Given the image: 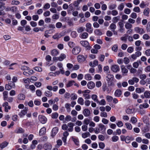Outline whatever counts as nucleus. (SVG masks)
<instances>
[{"instance_id":"obj_1","label":"nucleus","mask_w":150,"mask_h":150,"mask_svg":"<svg viewBox=\"0 0 150 150\" xmlns=\"http://www.w3.org/2000/svg\"><path fill=\"white\" fill-rule=\"evenodd\" d=\"M107 74V76H106V78L108 85L113 86L114 85V83L113 82L114 78L113 76L109 74Z\"/></svg>"},{"instance_id":"obj_2","label":"nucleus","mask_w":150,"mask_h":150,"mask_svg":"<svg viewBox=\"0 0 150 150\" xmlns=\"http://www.w3.org/2000/svg\"><path fill=\"white\" fill-rule=\"evenodd\" d=\"M86 31L89 33H93V28L92 27L91 24L90 23H88L86 24Z\"/></svg>"},{"instance_id":"obj_3","label":"nucleus","mask_w":150,"mask_h":150,"mask_svg":"<svg viewBox=\"0 0 150 150\" xmlns=\"http://www.w3.org/2000/svg\"><path fill=\"white\" fill-rule=\"evenodd\" d=\"M65 21L68 23V25L70 27L73 26L74 23L73 18H70L69 17H66L65 18Z\"/></svg>"},{"instance_id":"obj_4","label":"nucleus","mask_w":150,"mask_h":150,"mask_svg":"<svg viewBox=\"0 0 150 150\" xmlns=\"http://www.w3.org/2000/svg\"><path fill=\"white\" fill-rule=\"evenodd\" d=\"M81 50V49L80 47L76 46L73 49L72 52L74 54L77 55L80 52Z\"/></svg>"},{"instance_id":"obj_5","label":"nucleus","mask_w":150,"mask_h":150,"mask_svg":"<svg viewBox=\"0 0 150 150\" xmlns=\"http://www.w3.org/2000/svg\"><path fill=\"white\" fill-rule=\"evenodd\" d=\"M142 55V53L140 51H137L135 54H132L131 57L132 58L135 60L137 59V57H138L139 56H141Z\"/></svg>"},{"instance_id":"obj_6","label":"nucleus","mask_w":150,"mask_h":150,"mask_svg":"<svg viewBox=\"0 0 150 150\" xmlns=\"http://www.w3.org/2000/svg\"><path fill=\"white\" fill-rule=\"evenodd\" d=\"M134 31L137 33L142 35L144 33L145 31L144 29L142 28H140L138 27H136L134 28Z\"/></svg>"},{"instance_id":"obj_7","label":"nucleus","mask_w":150,"mask_h":150,"mask_svg":"<svg viewBox=\"0 0 150 150\" xmlns=\"http://www.w3.org/2000/svg\"><path fill=\"white\" fill-rule=\"evenodd\" d=\"M38 119L39 121L42 124H45L47 121V118L44 116L39 115L38 116Z\"/></svg>"},{"instance_id":"obj_8","label":"nucleus","mask_w":150,"mask_h":150,"mask_svg":"<svg viewBox=\"0 0 150 150\" xmlns=\"http://www.w3.org/2000/svg\"><path fill=\"white\" fill-rule=\"evenodd\" d=\"M2 106L4 107V110L6 112H8V110L10 109L11 108V106L8 105V103L7 102H5L4 103Z\"/></svg>"},{"instance_id":"obj_9","label":"nucleus","mask_w":150,"mask_h":150,"mask_svg":"<svg viewBox=\"0 0 150 150\" xmlns=\"http://www.w3.org/2000/svg\"><path fill=\"white\" fill-rule=\"evenodd\" d=\"M80 43L83 46L87 47L88 49H90L91 47L88 42L87 41H81L80 42Z\"/></svg>"},{"instance_id":"obj_10","label":"nucleus","mask_w":150,"mask_h":150,"mask_svg":"<svg viewBox=\"0 0 150 150\" xmlns=\"http://www.w3.org/2000/svg\"><path fill=\"white\" fill-rule=\"evenodd\" d=\"M98 126L101 133H104L106 130V127L105 126L101 123L99 124Z\"/></svg>"},{"instance_id":"obj_11","label":"nucleus","mask_w":150,"mask_h":150,"mask_svg":"<svg viewBox=\"0 0 150 150\" xmlns=\"http://www.w3.org/2000/svg\"><path fill=\"white\" fill-rule=\"evenodd\" d=\"M63 36V35L62 33H55L53 36L52 38L54 39L58 40Z\"/></svg>"},{"instance_id":"obj_12","label":"nucleus","mask_w":150,"mask_h":150,"mask_svg":"<svg viewBox=\"0 0 150 150\" xmlns=\"http://www.w3.org/2000/svg\"><path fill=\"white\" fill-rule=\"evenodd\" d=\"M74 124L72 122H69L68 124V130L69 132H72L73 130V127Z\"/></svg>"},{"instance_id":"obj_13","label":"nucleus","mask_w":150,"mask_h":150,"mask_svg":"<svg viewBox=\"0 0 150 150\" xmlns=\"http://www.w3.org/2000/svg\"><path fill=\"white\" fill-rule=\"evenodd\" d=\"M28 110V108L27 107H25L24 109L23 110H21V112L19 114V115L20 117H22L26 114Z\"/></svg>"},{"instance_id":"obj_14","label":"nucleus","mask_w":150,"mask_h":150,"mask_svg":"<svg viewBox=\"0 0 150 150\" xmlns=\"http://www.w3.org/2000/svg\"><path fill=\"white\" fill-rule=\"evenodd\" d=\"M111 68V70L114 72H116L120 70L119 66L116 65H112Z\"/></svg>"},{"instance_id":"obj_15","label":"nucleus","mask_w":150,"mask_h":150,"mask_svg":"<svg viewBox=\"0 0 150 150\" xmlns=\"http://www.w3.org/2000/svg\"><path fill=\"white\" fill-rule=\"evenodd\" d=\"M58 129L57 127H55L53 128L52 131L51 136L53 137L58 132Z\"/></svg>"},{"instance_id":"obj_16","label":"nucleus","mask_w":150,"mask_h":150,"mask_svg":"<svg viewBox=\"0 0 150 150\" xmlns=\"http://www.w3.org/2000/svg\"><path fill=\"white\" fill-rule=\"evenodd\" d=\"M83 114L85 117H88L90 114V111L88 109H84L83 112Z\"/></svg>"},{"instance_id":"obj_17","label":"nucleus","mask_w":150,"mask_h":150,"mask_svg":"<svg viewBox=\"0 0 150 150\" xmlns=\"http://www.w3.org/2000/svg\"><path fill=\"white\" fill-rule=\"evenodd\" d=\"M87 86L89 89H91L95 87V84L94 82L91 81L88 83Z\"/></svg>"},{"instance_id":"obj_18","label":"nucleus","mask_w":150,"mask_h":150,"mask_svg":"<svg viewBox=\"0 0 150 150\" xmlns=\"http://www.w3.org/2000/svg\"><path fill=\"white\" fill-rule=\"evenodd\" d=\"M77 58L78 61L80 62L84 61L86 59L85 57L82 55H78Z\"/></svg>"},{"instance_id":"obj_19","label":"nucleus","mask_w":150,"mask_h":150,"mask_svg":"<svg viewBox=\"0 0 150 150\" xmlns=\"http://www.w3.org/2000/svg\"><path fill=\"white\" fill-rule=\"evenodd\" d=\"M122 94V91L120 89L116 90L114 93V95L117 97H120Z\"/></svg>"},{"instance_id":"obj_20","label":"nucleus","mask_w":150,"mask_h":150,"mask_svg":"<svg viewBox=\"0 0 150 150\" xmlns=\"http://www.w3.org/2000/svg\"><path fill=\"white\" fill-rule=\"evenodd\" d=\"M121 71L123 74H126L128 72V70L125 67L124 65H122L121 67ZM126 74H125L126 75Z\"/></svg>"},{"instance_id":"obj_21","label":"nucleus","mask_w":150,"mask_h":150,"mask_svg":"<svg viewBox=\"0 0 150 150\" xmlns=\"http://www.w3.org/2000/svg\"><path fill=\"white\" fill-rule=\"evenodd\" d=\"M43 147L45 150H51L52 148V146L50 144H44Z\"/></svg>"},{"instance_id":"obj_22","label":"nucleus","mask_w":150,"mask_h":150,"mask_svg":"<svg viewBox=\"0 0 150 150\" xmlns=\"http://www.w3.org/2000/svg\"><path fill=\"white\" fill-rule=\"evenodd\" d=\"M46 128L45 127H43L41 128L39 132V134L40 135L42 136L45 134L46 133Z\"/></svg>"},{"instance_id":"obj_23","label":"nucleus","mask_w":150,"mask_h":150,"mask_svg":"<svg viewBox=\"0 0 150 150\" xmlns=\"http://www.w3.org/2000/svg\"><path fill=\"white\" fill-rule=\"evenodd\" d=\"M8 143L6 141H5L0 144V149H3L6 147L8 144Z\"/></svg>"},{"instance_id":"obj_24","label":"nucleus","mask_w":150,"mask_h":150,"mask_svg":"<svg viewBox=\"0 0 150 150\" xmlns=\"http://www.w3.org/2000/svg\"><path fill=\"white\" fill-rule=\"evenodd\" d=\"M66 57V55L64 54H61L60 56L57 58H58V60L60 61H62Z\"/></svg>"},{"instance_id":"obj_25","label":"nucleus","mask_w":150,"mask_h":150,"mask_svg":"<svg viewBox=\"0 0 150 150\" xmlns=\"http://www.w3.org/2000/svg\"><path fill=\"white\" fill-rule=\"evenodd\" d=\"M109 28L112 31L114 32L116 28V25L114 23H112L110 25Z\"/></svg>"},{"instance_id":"obj_26","label":"nucleus","mask_w":150,"mask_h":150,"mask_svg":"<svg viewBox=\"0 0 150 150\" xmlns=\"http://www.w3.org/2000/svg\"><path fill=\"white\" fill-rule=\"evenodd\" d=\"M95 34L98 36L101 35L103 33L99 29L95 30L94 31Z\"/></svg>"},{"instance_id":"obj_27","label":"nucleus","mask_w":150,"mask_h":150,"mask_svg":"<svg viewBox=\"0 0 150 150\" xmlns=\"http://www.w3.org/2000/svg\"><path fill=\"white\" fill-rule=\"evenodd\" d=\"M3 99L4 100H6L8 98V91H5L3 93Z\"/></svg>"},{"instance_id":"obj_28","label":"nucleus","mask_w":150,"mask_h":150,"mask_svg":"<svg viewBox=\"0 0 150 150\" xmlns=\"http://www.w3.org/2000/svg\"><path fill=\"white\" fill-rule=\"evenodd\" d=\"M135 91L137 93H140L144 91V88L143 87L141 88H136Z\"/></svg>"},{"instance_id":"obj_29","label":"nucleus","mask_w":150,"mask_h":150,"mask_svg":"<svg viewBox=\"0 0 150 150\" xmlns=\"http://www.w3.org/2000/svg\"><path fill=\"white\" fill-rule=\"evenodd\" d=\"M144 95L145 98H150V91H146L144 93Z\"/></svg>"},{"instance_id":"obj_30","label":"nucleus","mask_w":150,"mask_h":150,"mask_svg":"<svg viewBox=\"0 0 150 150\" xmlns=\"http://www.w3.org/2000/svg\"><path fill=\"white\" fill-rule=\"evenodd\" d=\"M25 98V96L23 94H19L18 96V99L19 100H24Z\"/></svg>"},{"instance_id":"obj_31","label":"nucleus","mask_w":150,"mask_h":150,"mask_svg":"<svg viewBox=\"0 0 150 150\" xmlns=\"http://www.w3.org/2000/svg\"><path fill=\"white\" fill-rule=\"evenodd\" d=\"M70 105H71L69 103H66L65 105V107L67 109V112H70L71 111Z\"/></svg>"},{"instance_id":"obj_32","label":"nucleus","mask_w":150,"mask_h":150,"mask_svg":"<svg viewBox=\"0 0 150 150\" xmlns=\"http://www.w3.org/2000/svg\"><path fill=\"white\" fill-rule=\"evenodd\" d=\"M59 53V52L56 49L53 50L51 52V55L54 56L57 55Z\"/></svg>"},{"instance_id":"obj_33","label":"nucleus","mask_w":150,"mask_h":150,"mask_svg":"<svg viewBox=\"0 0 150 150\" xmlns=\"http://www.w3.org/2000/svg\"><path fill=\"white\" fill-rule=\"evenodd\" d=\"M97 103L99 105H104L106 104V102L104 99H102L100 101L97 100Z\"/></svg>"},{"instance_id":"obj_34","label":"nucleus","mask_w":150,"mask_h":150,"mask_svg":"<svg viewBox=\"0 0 150 150\" xmlns=\"http://www.w3.org/2000/svg\"><path fill=\"white\" fill-rule=\"evenodd\" d=\"M73 5L72 4H71L69 5V8L68 10V13H71V11L73 10H74V8L73 7Z\"/></svg>"},{"instance_id":"obj_35","label":"nucleus","mask_w":150,"mask_h":150,"mask_svg":"<svg viewBox=\"0 0 150 150\" xmlns=\"http://www.w3.org/2000/svg\"><path fill=\"white\" fill-rule=\"evenodd\" d=\"M120 18V16L114 17L112 18V21L114 23H116L119 20Z\"/></svg>"},{"instance_id":"obj_36","label":"nucleus","mask_w":150,"mask_h":150,"mask_svg":"<svg viewBox=\"0 0 150 150\" xmlns=\"http://www.w3.org/2000/svg\"><path fill=\"white\" fill-rule=\"evenodd\" d=\"M150 10L149 8H146L144 10V14L146 16H148L149 12Z\"/></svg>"},{"instance_id":"obj_37","label":"nucleus","mask_w":150,"mask_h":150,"mask_svg":"<svg viewBox=\"0 0 150 150\" xmlns=\"http://www.w3.org/2000/svg\"><path fill=\"white\" fill-rule=\"evenodd\" d=\"M125 28L127 29H131L132 27V25L129 23L127 22L125 25Z\"/></svg>"},{"instance_id":"obj_38","label":"nucleus","mask_w":150,"mask_h":150,"mask_svg":"<svg viewBox=\"0 0 150 150\" xmlns=\"http://www.w3.org/2000/svg\"><path fill=\"white\" fill-rule=\"evenodd\" d=\"M77 102L78 103L81 105H82L84 104L83 100L81 97L79 98Z\"/></svg>"},{"instance_id":"obj_39","label":"nucleus","mask_w":150,"mask_h":150,"mask_svg":"<svg viewBox=\"0 0 150 150\" xmlns=\"http://www.w3.org/2000/svg\"><path fill=\"white\" fill-rule=\"evenodd\" d=\"M125 125L126 128L129 130H131L132 129V125L129 122H127L125 123Z\"/></svg>"},{"instance_id":"obj_40","label":"nucleus","mask_w":150,"mask_h":150,"mask_svg":"<svg viewBox=\"0 0 150 150\" xmlns=\"http://www.w3.org/2000/svg\"><path fill=\"white\" fill-rule=\"evenodd\" d=\"M5 5L4 3L0 1V9H1L2 11L5 8Z\"/></svg>"},{"instance_id":"obj_41","label":"nucleus","mask_w":150,"mask_h":150,"mask_svg":"<svg viewBox=\"0 0 150 150\" xmlns=\"http://www.w3.org/2000/svg\"><path fill=\"white\" fill-rule=\"evenodd\" d=\"M149 107V105L146 103H145L142 104L140 105L139 106V108L140 109L142 108V107L144 108H147Z\"/></svg>"},{"instance_id":"obj_42","label":"nucleus","mask_w":150,"mask_h":150,"mask_svg":"<svg viewBox=\"0 0 150 150\" xmlns=\"http://www.w3.org/2000/svg\"><path fill=\"white\" fill-rule=\"evenodd\" d=\"M71 138L76 145L77 146L79 145V140L78 139L74 138L73 137H72Z\"/></svg>"},{"instance_id":"obj_43","label":"nucleus","mask_w":150,"mask_h":150,"mask_svg":"<svg viewBox=\"0 0 150 150\" xmlns=\"http://www.w3.org/2000/svg\"><path fill=\"white\" fill-rule=\"evenodd\" d=\"M124 7V5L123 3H121L120 4L117 8L118 10H119L120 11H122Z\"/></svg>"},{"instance_id":"obj_44","label":"nucleus","mask_w":150,"mask_h":150,"mask_svg":"<svg viewBox=\"0 0 150 150\" xmlns=\"http://www.w3.org/2000/svg\"><path fill=\"white\" fill-rule=\"evenodd\" d=\"M143 120L144 123H146L147 125H149V123H148V117L147 116H144L143 117Z\"/></svg>"},{"instance_id":"obj_45","label":"nucleus","mask_w":150,"mask_h":150,"mask_svg":"<svg viewBox=\"0 0 150 150\" xmlns=\"http://www.w3.org/2000/svg\"><path fill=\"white\" fill-rule=\"evenodd\" d=\"M131 122L133 124H135L137 121V119L134 117H132L130 119Z\"/></svg>"},{"instance_id":"obj_46","label":"nucleus","mask_w":150,"mask_h":150,"mask_svg":"<svg viewBox=\"0 0 150 150\" xmlns=\"http://www.w3.org/2000/svg\"><path fill=\"white\" fill-rule=\"evenodd\" d=\"M15 132L17 133H22L24 132V130L21 128H19L16 130Z\"/></svg>"},{"instance_id":"obj_47","label":"nucleus","mask_w":150,"mask_h":150,"mask_svg":"<svg viewBox=\"0 0 150 150\" xmlns=\"http://www.w3.org/2000/svg\"><path fill=\"white\" fill-rule=\"evenodd\" d=\"M85 29V28L83 27H79L77 30V32L79 33H81L83 32Z\"/></svg>"},{"instance_id":"obj_48","label":"nucleus","mask_w":150,"mask_h":150,"mask_svg":"<svg viewBox=\"0 0 150 150\" xmlns=\"http://www.w3.org/2000/svg\"><path fill=\"white\" fill-rule=\"evenodd\" d=\"M149 128L147 125L144 127L142 129V131L144 133L148 132L149 131Z\"/></svg>"},{"instance_id":"obj_49","label":"nucleus","mask_w":150,"mask_h":150,"mask_svg":"<svg viewBox=\"0 0 150 150\" xmlns=\"http://www.w3.org/2000/svg\"><path fill=\"white\" fill-rule=\"evenodd\" d=\"M117 7V5L115 4H112L110 5L109 6V8L111 10L115 9Z\"/></svg>"},{"instance_id":"obj_50","label":"nucleus","mask_w":150,"mask_h":150,"mask_svg":"<svg viewBox=\"0 0 150 150\" xmlns=\"http://www.w3.org/2000/svg\"><path fill=\"white\" fill-rule=\"evenodd\" d=\"M85 79L86 80H91L92 79V77L91 75L89 74H87L85 76Z\"/></svg>"},{"instance_id":"obj_51","label":"nucleus","mask_w":150,"mask_h":150,"mask_svg":"<svg viewBox=\"0 0 150 150\" xmlns=\"http://www.w3.org/2000/svg\"><path fill=\"white\" fill-rule=\"evenodd\" d=\"M45 96L47 97H51L52 96V93L51 91H48L45 92Z\"/></svg>"},{"instance_id":"obj_52","label":"nucleus","mask_w":150,"mask_h":150,"mask_svg":"<svg viewBox=\"0 0 150 150\" xmlns=\"http://www.w3.org/2000/svg\"><path fill=\"white\" fill-rule=\"evenodd\" d=\"M90 134L88 132H87L85 133H83L82 134V137L84 138H85L88 137V135H89Z\"/></svg>"},{"instance_id":"obj_53","label":"nucleus","mask_w":150,"mask_h":150,"mask_svg":"<svg viewBox=\"0 0 150 150\" xmlns=\"http://www.w3.org/2000/svg\"><path fill=\"white\" fill-rule=\"evenodd\" d=\"M112 142H115L118 140L119 137L117 136H115L112 137Z\"/></svg>"},{"instance_id":"obj_54","label":"nucleus","mask_w":150,"mask_h":150,"mask_svg":"<svg viewBox=\"0 0 150 150\" xmlns=\"http://www.w3.org/2000/svg\"><path fill=\"white\" fill-rule=\"evenodd\" d=\"M59 115L57 112H54L52 114V117L53 119H56L58 116Z\"/></svg>"},{"instance_id":"obj_55","label":"nucleus","mask_w":150,"mask_h":150,"mask_svg":"<svg viewBox=\"0 0 150 150\" xmlns=\"http://www.w3.org/2000/svg\"><path fill=\"white\" fill-rule=\"evenodd\" d=\"M98 145L99 148L101 149H103L105 147V144L103 142H100L99 143Z\"/></svg>"},{"instance_id":"obj_56","label":"nucleus","mask_w":150,"mask_h":150,"mask_svg":"<svg viewBox=\"0 0 150 150\" xmlns=\"http://www.w3.org/2000/svg\"><path fill=\"white\" fill-rule=\"evenodd\" d=\"M88 34L87 33L84 32L81 35V38L83 39H86L88 37Z\"/></svg>"},{"instance_id":"obj_57","label":"nucleus","mask_w":150,"mask_h":150,"mask_svg":"<svg viewBox=\"0 0 150 150\" xmlns=\"http://www.w3.org/2000/svg\"><path fill=\"white\" fill-rule=\"evenodd\" d=\"M74 83V81H69L66 85L67 87H69L73 85V84Z\"/></svg>"},{"instance_id":"obj_58","label":"nucleus","mask_w":150,"mask_h":150,"mask_svg":"<svg viewBox=\"0 0 150 150\" xmlns=\"http://www.w3.org/2000/svg\"><path fill=\"white\" fill-rule=\"evenodd\" d=\"M33 69L35 70L38 72H41L42 70V68L39 67H34L33 68Z\"/></svg>"},{"instance_id":"obj_59","label":"nucleus","mask_w":150,"mask_h":150,"mask_svg":"<svg viewBox=\"0 0 150 150\" xmlns=\"http://www.w3.org/2000/svg\"><path fill=\"white\" fill-rule=\"evenodd\" d=\"M92 99L94 100V101L97 102V100H98V99H97V96L95 94H93L92 96Z\"/></svg>"},{"instance_id":"obj_60","label":"nucleus","mask_w":150,"mask_h":150,"mask_svg":"<svg viewBox=\"0 0 150 150\" xmlns=\"http://www.w3.org/2000/svg\"><path fill=\"white\" fill-rule=\"evenodd\" d=\"M100 116L101 117H107V114L106 112H103L100 113Z\"/></svg>"},{"instance_id":"obj_61","label":"nucleus","mask_w":150,"mask_h":150,"mask_svg":"<svg viewBox=\"0 0 150 150\" xmlns=\"http://www.w3.org/2000/svg\"><path fill=\"white\" fill-rule=\"evenodd\" d=\"M5 88L7 90H10L12 89V88L9 85V83H8V84H6L5 85Z\"/></svg>"},{"instance_id":"obj_62","label":"nucleus","mask_w":150,"mask_h":150,"mask_svg":"<svg viewBox=\"0 0 150 150\" xmlns=\"http://www.w3.org/2000/svg\"><path fill=\"white\" fill-rule=\"evenodd\" d=\"M105 56L103 54L100 55L99 57V60L101 62H103Z\"/></svg>"},{"instance_id":"obj_63","label":"nucleus","mask_w":150,"mask_h":150,"mask_svg":"<svg viewBox=\"0 0 150 150\" xmlns=\"http://www.w3.org/2000/svg\"><path fill=\"white\" fill-rule=\"evenodd\" d=\"M118 14V11L116 10H114L111 11V14L113 16H116Z\"/></svg>"},{"instance_id":"obj_64","label":"nucleus","mask_w":150,"mask_h":150,"mask_svg":"<svg viewBox=\"0 0 150 150\" xmlns=\"http://www.w3.org/2000/svg\"><path fill=\"white\" fill-rule=\"evenodd\" d=\"M71 35L73 38H75L77 36V34L76 31H73L71 32Z\"/></svg>"}]
</instances>
